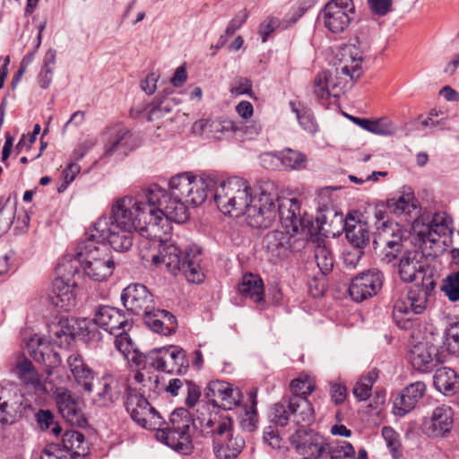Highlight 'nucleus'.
<instances>
[{
	"label": "nucleus",
	"mask_w": 459,
	"mask_h": 459,
	"mask_svg": "<svg viewBox=\"0 0 459 459\" xmlns=\"http://www.w3.org/2000/svg\"><path fill=\"white\" fill-rule=\"evenodd\" d=\"M433 384L443 394L451 395L459 389V376L454 369L443 367L435 372Z\"/></svg>",
	"instance_id": "36"
},
{
	"label": "nucleus",
	"mask_w": 459,
	"mask_h": 459,
	"mask_svg": "<svg viewBox=\"0 0 459 459\" xmlns=\"http://www.w3.org/2000/svg\"><path fill=\"white\" fill-rule=\"evenodd\" d=\"M80 166L75 162L68 164L62 172L64 182L57 187V191L59 193L64 192L68 185L74 180L76 175L80 172Z\"/></svg>",
	"instance_id": "60"
},
{
	"label": "nucleus",
	"mask_w": 459,
	"mask_h": 459,
	"mask_svg": "<svg viewBox=\"0 0 459 459\" xmlns=\"http://www.w3.org/2000/svg\"><path fill=\"white\" fill-rule=\"evenodd\" d=\"M56 403L62 417L71 425L82 427L86 419L82 411V403L69 390L58 389L56 393Z\"/></svg>",
	"instance_id": "25"
},
{
	"label": "nucleus",
	"mask_w": 459,
	"mask_h": 459,
	"mask_svg": "<svg viewBox=\"0 0 459 459\" xmlns=\"http://www.w3.org/2000/svg\"><path fill=\"white\" fill-rule=\"evenodd\" d=\"M91 325H95L110 334L115 338L121 332H126L131 328L132 325L129 319L119 309L110 306H99L94 313V316L91 321ZM92 335L95 334L93 325Z\"/></svg>",
	"instance_id": "22"
},
{
	"label": "nucleus",
	"mask_w": 459,
	"mask_h": 459,
	"mask_svg": "<svg viewBox=\"0 0 459 459\" xmlns=\"http://www.w3.org/2000/svg\"><path fill=\"white\" fill-rule=\"evenodd\" d=\"M426 394V385L422 381H416L403 389L394 401V413L403 417L412 411L419 401Z\"/></svg>",
	"instance_id": "27"
},
{
	"label": "nucleus",
	"mask_w": 459,
	"mask_h": 459,
	"mask_svg": "<svg viewBox=\"0 0 459 459\" xmlns=\"http://www.w3.org/2000/svg\"><path fill=\"white\" fill-rule=\"evenodd\" d=\"M346 238L355 248L363 250L369 245L371 232L368 223L351 219L344 224Z\"/></svg>",
	"instance_id": "34"
},
{
	"label": "nucleus",
	"mask_w": 459,
	"mask_h": 459,
	"mask_svg": "<svg viewBox=\"0 0 459 459\" xmlns=\"http://www.w3.org/2000/svg\"><path fill=\"white\" fill-rule=\"evenodd\" d=\"M121 300L128 311L143 315L145 324L153 332L169 335L176 331L175 316L164 309H155L153 296L144 285H128L121 294Z\"/></svg>",
	"instance_id": "5"
},
{
	"label": "nucleus",
	"mask_w": 459,
	"mask_h": 459,
	"mask_svg": "<svg viewBox=\"0 0 459 459\" xmlns=\"http://www.w3.org/2000/svg\"><path fill=\"white\" fill-rule=\"evenodd\" d=\"M281 26V22L275 17L265 18L259 25V35L263 42L268 39V37Z\"/></svg>",
	"instance_id": "57"
},
{
	"label": "nucleus",
	"mask_w": 459,
	"mask_h": 459,
	"mask_svg": "<svg viewBox=\"0 0 459 459\" xmlns=\"http://www.w3.org/2000/svg\"><path fill=\"white\" fill-rule=\"evenodd\" d=\"M238 291L245 298H249L256 303L260 309L264 304V284L261 278L254 274H245L238 284Z\"/></svg>",
	"instance_id": "37"
},
{
	"label": "nucleus",
	"mask_w": 459,
	"mask_h": 459,
	"mask_svg": "<svg viewBox=\"0 0 459 459\" xmlns=\"http://www.w3.org/2000/svg\"><path fill=\"white\" fill-rule=\"evenodd\" d=\"M420 259H422V254L416 250L403 254L398 266V273L403 281L412 282L418 279L424 280L426 265Z\"/></svg>",
	"instance_id": "28"
},
{
	"label": "nucleus",
	"mask_w": 459,
	"mask_h": 459,
	"mask_svg": "<svg viewBox=\"0 0 459 459\" xmlns=\"http://www.w3.org/2000/svg\"><path fill=\"white\" fill-rule=\"evenodd\" d=\"M293 395H299L307 398L315 389L314 385L308 378L294 379L290 383Z\"/></svg>",
	"instance_id": "56"
},
{
	"label": "nucleus",
	"mask_w": 459,
	"mask_h": 459,
	"mask_svg": "<svg viewBox=\"0 0 459 459\" xmlns=\"http://www.w3.org/2000/svg\"><path fill=\"white\" fill-rule=\"evenodd\" d=\"M276 211L283 230L298 233L303 227L310 229L311 221L301 216L297 198L280 197L277 194Z\"/></svg>",
	"instance_id": "21"
},
{
	"label": "nucleus",
	"mask_w": 459,
	"mask_h": 459,
	"mask_svg": "<svg viewBox=\"0 0 459 459\" xmlns=\"http://www.w3.org/2000/svg\"><path fill=\"white\" fill-rule=\"evenodd\" d=\"M315 259L319 270L326 275L333 268V257L331 251L325 247L318 245L315 250Z\"/></svg>",
	"instance_id": "52"
},
{
	"label": "nucleus",
	"mask_w": 459,
	"mask_h": 459,
	"mask_svg": "<svg viewBox=\"0 0 459 459\" xmlns=\"http://www.w3.org/2000/svg\"><path fill=\"white\" fill-rule=\"evenodd\" d=\"M202 432L212 434L213 437L227 433L231 429V420L218 414L210 413L208 417H198L196 420Z\"/></svg>",
	"instance_id": "39"
},
{
	"label": "nucleus",
	"mask_w": 459,
	"mask_h": 459,
	"mask_svg": "<svg viewBox=\"0 0 459 459\" xmlns=\"http://www.w3.org/2000/svg\"><path fill=\"white\" fill-rule=\"evenodd\" d=\"M125 406L132 420L144 429H156L164 423L160 414L144 395L131 387L126 388Z\"/></svg>",
	"instance_id": "14"
},
{
	"label": "nucleus",
	"mask_w": 459,
	"mask_h": 459,
	"mask_svg": "<svg viewBox=\"0 0 459 459\" xmlns=\"http://www.w3.org/2000/svg\"><path fill=\"white\" fill-rule=\"evenodd\" d=\"M377 230L373 247L376 250L383 247L381 261L389 264L396 259L402 250L403 231L396 222H383V225L377 226Z\"/></svg>",
	"instance_id": "16"
},
{
	"label": "nucleus",
	"mask_w": 459,
	"mask_h": 459,
	"mask_svg": "<svg viewBox=\"0 0 459 459\" xmlns=\"http://www.w3.org/2000/svg\"><path fill=\"white\" fill-rule=\"evenodd\" d=\"M368 49L366 42L359 39L342 46L338 54V64L334 72L323 71L314 81V93L318 99L339 98L353 82L362 74V61Z\"/></svg>",
	"instance_id": "3"
},
{
	"label": "nucleus",
	"mask_w": 459,
	"mask_h": 459,
	"mask_svg": "<svg viewBox=\"0 0 459 459\" xmlns=\"http://www.w3.org/2000/svg\"><path fill=\"white\" fill-rule=\"evenodd\" d=\"M370 10L380 16L387 14L392 8V0H368Z\"/></svg>",
	"instance_id": "63"
},
{
	"label": "nucleus",
	"mask_w": 459,
	"mask_h": 459,
	"mask_svg": "<svg viewBox=\"0 0 459 459\" xmlns=\"http://www.w3.org/2000/svg\"><path fill=\"white\" fill-rule=\"evenodd\" d=\"M151 359L152 368L169 374H183L189 367L186 352L175 345L155 348L154 359Z\"/></svg>",
	"instance_id": "19"
},
{
	"label": "nucleus",
	"mask_w": 459,
	"mask_h": 459,
	"mask_svg": "<svg viewBox=\"0 0 459 459\" xmlns=\"http://www.w3.org/2000/svg\"><path fill=\"white\" fill-rule=\"evenodd\" d=\"M384 281L385 276L380 270L368 269L351 279L349 294L356 302L364 301L376 296L381 290Z\"/></svg>",
	"instance_id": "18"
},
{
	"label": "nucleus",
	"mask_w": 459,
	"mask_h": 459,
	"mask_svg": "<svg viewBox=\"0 0 459 459\" xmlns=\"http://www.w3.org/2000/svg\"><path fill=\"white\" fill-rule=\"evenodd\" d=\"M363 255L364 251L358 248L346 251L343 254V264L345 268L355 269L361 260Z\"/></svg>",
	"instance_id": "62"
},
{
	"label": "nucleus",
	"mask_w": 459,
	"mask_h": 459,
	"mask_svg": "<svg viewBox=\"0 0 459 459\" xmlns=\"http://www.w3.org/2000/svg\"><path fill=\"white\" fill-rule=\"evenodd\" d=\"M123 225L114 222L111 219L99 218L88 231L89 238L99 242H108L110 247L118 252H125L133 246V232Z\"/></svg>",
	"instance_id": "13"
},
{
	"label": "nucleus",
	"mask_w": 459,
	"mask_h": 459,
	"mask_svg": "<svg viewBox=\"0 0 459 459\" xmlns=\"http://www.w3.org/2000/svg\"><path fill=\"white\" fill-rule=\"evenodd\" d=\"M178 103L179 101H178L176 98L169 96L168 94L165 96L158 95L154 101L149 105L150 119L160 117L171 112Z\"/></svg>",
	"instance_id": "44"
},
{
	"label": "nucleus",
	"mask_w": 459,
	"mask_h": 459,
	"mask_svg": "<svg viewBox=\"0 0 459 459\" xmlns=\"http://www.w3.org/2000/svg\"><path fill=\"white\" fill-rule=\"evenodd\" d=\"M312 236L311 229L302 228L298 233L286 230H276L268 232L263 239V247L271 259L285 257L289 253L303 250Z\"/></svg>",
	"instance_id": "10"
},
{
	"label": "nucleus",
	"mask_w": 459,
	"mask_h": 459,
	"mask_svg": "<svg viewBox=\"0 0 459 459\" xmlns=\"http://www.w3.org/2000/svg\"><path fill=\"white\" fill-rule=\"evenodd\" d=\"M292 412L290 411L288 402H281L275 403L270 412L271 420L281 427L287 425L290 416Z\"/></svg>",
	"instance_id": "54"
},
{
	"label": "nucleus",
	"mask_w": 459,
	"mask_h": 459,
	"mask_svg": "<svg viewBox=\"0 0 459 459\" xmlns=\"http://www.w3.org/2000/svg\"><path fill=\"white\" fill-rule=\"evenodd\" d=\"M80 267L92 281H102L112 275L115 262L105 244L96 245L89 238L75 254L65 255L58 265L66 275L78 273Z\"/></svg>",
	"instance_id": "4"
},
{
	"label": "nucleus",
	"mask_w": 459,
	"mask_h": 459,
	"mask_svg": "<svg viewBox=\"0 0 459 459\" xmlns=\"http://www.w3.org/2000/svg\"><path fill=\"white\" fill-rule=\"evenodd\" d=\"M100 384L101 387L94 398V403L99 406H108L118 399L121 388L118 382L112 377L102 378Z\"/></svg>",
	"instance_id": "41"
},
{
	"label": "nucleus",
	"mask_w": 459,
	"mask_h": 459,
	"mask_svg": "<svg viewBox=\"0 0 459 459\" xmlns=\"http://www.w3.org/2000/svg\"><path fill=\"white\" fill-rule=\"evenodd\" d=\"M328 456L330 459H356L354 447L347 441H331Z\"/></svg>",
	"instance_id": "49"
},
{
	"label": "nucleus",
	"mask_w": 459,
	"mask_h": 459,
	"mask_svg": "<svg viewBox=\"0 0 459 459\" xmlns=\"http://www.w3.org/2000/svg\"><path fill=\"white\" fill-rule=\"evenodd\" d=\"M91 320L87 318L66 319L60 321L59 327L54 332L56 340H60V344L69 343L75 337H86L91 334Z\"/></svg>",
	"instance_id": "31"
},
{
	"label": "nucleus",
	"mask_w": 459,
	"mask_h": 459,
	"mask_svg": "<svg viewBox=\"0 0 459 459\" xmlns=\"http://www.w3.org/2000/svg\"><path fill=\"white\" fill-rule=\"evenodd\" d=\"M204 396L213 406L221 407L223 410L234 409L240 404L243 398L238 387L221 380L209 382L204 390Z\"/></svg>",
	"instance_id": "20"
},
{
	"label": "nucleus",
	"mask_w": 459,
	"mask_h": 459,
	"mask_svg": "<svg viewBox=\"0 0 459 459\" xmlns=\"http://www.w3.org/2000/svg\"><path fill=\"white\" fill-rule=\"evenodd\" d=\"M437 355V347L422 341L411 345L409 359L415 369L427 372L434 368Z\"/></svg>",
	"instance_id": "29"
},
{
	"label": "nucleus",
	"mask_w": 459,
	"mask_h": 459,
	"mask_svg": "<svg viewBox=\"0 0 459 459\" xmlns=\"http://www.w3.org/2000/svg\"><path fill=\"white\" fill-rule=\"evenodd\" d=\"M369 132L379 135H392L394 134L393 124L386 118L372 120Z\"/></svg>",
	"instance_id": "59"
},
{
	"label": "nucleus",
	"mask_w": 459,
	"mask_h": 459,
	"mask_svg": "<svg viewBox=\"0 0 459 459\" xmlns=\"http://www.w3.org/2000/svg\"><path fill=\"white\" fill-rule=\"evenodd\" d=\"M444 347L450 354L459 357V321L446 329Z\"/></svg>",
	"instance_id": "51"
},
{
	"label": "nucleus",
	"mask_w": 459,
	"mask_h": 459,
	"mask_svg": "<svg viewBox=\"0 0 459 459\" xmlns=\"http://www.w3.org/2000/svg\"><path fill=\"white\" fill-rule=\"evenodd\" d=\"M451 218L445 212L435 213L429 222L420 225L418 221L414 226L419 241L421 243L423 251L427 248L432 249L433 253L428 255H437L443 250L446 240L443 238L448 237L452 233Z\"/></svg>",
	"instance_id": "12"
},
{
	"label": "nucleus",
	"mask_w": 459,
	"mask_h": 459,
	"mask_svg": "<svg viewBox=\"0 0 459 459\" xmlns=\"http://www.w3.org/2000/svg\"><path fill=\"white\" fill-rule=\"evenodd\" d=\"M193 424L197 427L195 421ZM192 420L186 410L174 411L170 415L169 426L158 429L156 437L168 446L183 455H189L193 448Z\"/></svg>",
	"instance_id": "9"
},
{
	"label": "nucleus",
	"mask_w": 459,
	"mask_h": 459,
	"mask_svg": "<svg viewBox=\"0 0 459 459\" xmlns=\"http://www.w3.org/2000/svg\"><path fill=\"white\" fill-rule=\"evenodd\" d=\"M290 106L293 113H295L299 126L304 131L314 134L317 132V125L315 122L311 110L305 107H301L299 103L290 101Z\"/></svg>",
	"instance_id": "45"
},
{
	"label": "nucleus",
	"mask_w": 459,
	"mask_h": 459,
	"mask_svg": "<svg viewBox=\"0 0 459 459\" xmlns=\"http://www.w3.org/2000/svg\"><path fill=\"white\" fill-rule=\"evenodd\" d=\"M454 424V411L448 405L436 407L429 418L424 420V430L433 437H444L450 432Z\"/></svg>",
	"instance_id": "26"
},
{
	"label": "nucleus",
	"mask_w": 459,
	"mask_h": 459,
	"mask_svg": "<svg viewBox=\"0 0 459 459\" xmlns=\"http://www.w3.org/2000/svg\"><path fill=\"white\" fill-rule=\"evenodd\" d=\"M68 368L75 381L87 392H91L94 375L93 371L84 363L78 353L71 354L66 360Z\"/></svg>",
	"instance_id": "35"
},
{
	"label": "nucleus",
	"mask_w": 459,
	"mask_h": 459,
	"mask_svg": "<svg viewBox=\"0 0 459 459\" xmlns=\"http://www.w3.org/2000/svg\"><path fill=\"white\" fill-rule=\"evenodd\" d=\"M237 129L238 127L232 120H211L208 137L220 139L224 133L234 132Z\"/></svg>",
	"instance_id": "53"
},
{
	"label": "nucleus",
	"mask_w": 459,
	"mask_h": 459,
	"mask_svg": "<svg viewBox=\"0 0 459 459\" xmlns=\"http://www.w3.org/2000/svg\"><path fill=\"white\" fill-rule=\"evenodd\" d=\"M257 390L252 389L248 393V398L250 401V407L245 408V413L241 418L240 426L241 428L248 432L254 431L257 428V411H256V401Z\"/></svg>",
	"instance_id": "43"
},
{
	"label": "nucleus",
	"mask_w": 459,
	"mask_h": 459,
	"mask_svg": "<svg viewBox=\"0 0 459 459\" xmlns=\"http://www.w3.org/2000/svg\"><path fill=\"white\" fill-rule=\"evenodd\" d=\"M105 138L104 152L105 157L114 155L125 156L134 145V136L132 133L122 125H115L108 127L103 134Z\"/></svg>",
	"instance_id": "23"
},
{
	"label": "nucleus",
	"mask_w": 459,
	"mask_h": 459,
	"mask_svg": "<svg viewBox=\"0 0 459 459\" xmlns=\"http://www.w3.org/2000/svg\"><path fill=\"white\" fill-rule=\"evenodd\" d=\"M13 371L25 385H35L39 382L32 362L26 358L18 359Z\"/></svg>",
	"instance_id": "46"
},
{
	"label": "nucleus",
	"mask_w": 459,
	"mask_h": 459,
	"mask_svg": "<svg viewBox=\"0 0 459 459\" xmlns=\"http://www.w3.org/2000/svg\"><path fill=\"white\" fill-rule=\"evenodd\" d=\"M441 290L449 301L459 300V272L450 273L443 279Z\"/></svg>",
	"instance_id": "50"
},
{
	"label": "nucleus",
	"mask_w": 459,
	"mask_h": 459,
	"mask_svg": "<svg viewBox=\"0 0 459 459\" xmlns=\"http://www.w3.org/2000/svg\"><path fill=\"white\" fill-rule=\"evenodd\" d=\"M26 345L30 356L36 361L42 362L48 368H55L60 364L59 354L52 351L48 341L44 337L34 334L28 340Z\"/></svg>",
	"instance_id": "30"
},
{
	"label": "nucleus",
	"mask_w": 459,
	"mask_h": 459,
	"mask_svg": "<svg viewBox=\"0 0 459 459\" xmlns=\"http://www.w3.org/2000/svg\"><path fill=\"white\" fill-rule=\"evenodd\" d=\"M51 304L60 310L69 311L75 306V296L73 286L65 282L64 278L57 277L52 284L51 294L49 295Z\"/></svg>",
	"instance_id": "33"
},
{
	"label": "nucleus",
	"mask_w": 459,
	"mask_h": 459,
	"mask_svg": "<svg viewBox=\"0 0 459 459\" xmlns=\"http://www.w3.org/2000/svg\"><path fill=\"white\" fill-rule=\"evenodd\" d=\"M281 163L289 169H300L306 165V156L292 149H285L278 158Z\"/></svg>",
	"instance_id": "48"
},
{
	"label": "nucleus",
	"mask_w": 459,
	"mask_h": 459,
	"mask_svg": "<svg viewBox=\"0 0 459 459\" xmlns=\"http://www.w3.org/2000/svg\"><path fill=\"white\" fill-rule=\"evenodd\" d=\"M217 183L213 175L196 178L190 173H181L172 177L169 182L170 193L160 186L163 195L155 204L158 214L164 216L168 223H182L188 218L187 204L201 205Z\"/></svg>",
	"instance_id": "2"
},
{
	"label": "nucleus",
	"mask_w": 459,
	"mask_h": 459,
	"mask_svg": "<svg viewBox=\"0 0 459 459\" xmlns=\"http://www.w3.org/2000/svg\"><path fill=\"white\" fill-rule=\"evenodd\" d=\"M186 389L187 394L186 403L189 407H193L196 404L201 396V390L197 385L191 381H186Z\"/></svg>",
	"instance_id": "64"
},
{
	"label": "nucleus",
	"mask_w": 459,
	"mask_h": 459,
	"mask_svg": "<svg viewBox=\"0 0 459 459\" xmlns=\"http://www.w3.org/2000/svg\"><path fill=\"white\" fill-rule=\"evenodd\" d=\"M163 195L158 185H152L137 199L131 196L117 199L112 205L111 214L100 218L111 219L126 229L138 231L143 238L160 240L171 229L167 219L158 214L155 204Z\"/></svg>",
	"instance_id": "1"
},
{
	"label": "nucleus",
	"mask_w": 459,
	"mask_h": 459,
	"mask_svg": "<svg viewBox=\"0 0 459 459\" xmlns=\"http://www.w3.org/2000/svg\"><path fill=\"white\" fill-rule=\"evenodd\" d=\"M65 450L73 453V456H84L88 453V445L83 434L76 430H66L62 437Z\"/></svg>",
	"instance_id": "42"
},
{
	"label": "nucleus",
	"mask_w": 459,
	"mask_h": 459,
	"mask_svg": "<svg viewBox=\"0 0 459 459\" xmlns=\"http://www.w3.org/2000/svg\"><path fill=\"white\" fill-rule=\"evenodd\" d=\"M382 436L393 456L397 457L399 455V447L401 446L399 435L391 427H384L382 429Z\"/></svg>",
	"instance_id": "55"
},
{
	"label": "nucleus",
	"mask_w": 459,
	"mask_h": 459,
	"mask_svg": "<svg viewBox=\"0 0 459 459\" xmlns=\"http://www.w3.org/2000/svg\"><path fill=\"white\" fill-rule=\"evenodd\" d=\"M435 287L430 281L425 286L415 285L408 292L407 301L396 300L393 307V318L401 329H410L415 315L422 314L426 307L428 298Z\"/></svg>",
	"instance_id": "11"
},
{
	"label": "nucleus",
	"mask_w": 459,
	"mask_h": 459,
	"mask_svg": "<svg viewBox=\"0 0 459 459\" xmlns=\"http://www.w3.org/2000/svg\"><path fill=\"white\" fill-rule=\"evenodd\" d=\"M258 197L253 199L246 215L247 222L255 229H266L272 226L277 218V186L269 179L258 182Z\"/></svg>",
	"instance_id": "8"
},
{
	"label": "nucleus",
	"mask_w": 459,
	"mask_h": 459,
	"mask_svg": "<svg viewBox=\"0 0 459 459\" xmlns=\"http://www.w3.org/2000/svg\"><path fill=\"white\" fill-rule=\"evenodd\" d=\"M288 407L298 424H309L314 420V410L307 398L292 395L288 401Z\"/></svg>",
	"instance_id": "38"
},
{
	"label": "nucleus",
	"mask_w": 459,
	"mask_h": 459,
	"mask_svg": "<svg viewBox=\"0 0 459 459\" xmlns=\"http://www.w3.org/2000/svg\"><path fill=\"white\" fill-rule=\"evenodd\" d=\"M213 452L218 459H233L242 451L245 441L241 437L231 435V429L227 433L213 437Z\"/></svg>",
	"instance_id": "32"
},
{
	"label": "nucleus",
	"mask_w": 459,
	"mask_h": 459,
	"mask_svg": "<svg viewBox=\"0 0 459 459\" xmlns=\"http://www.w3.org/2000/svg\"><path fill=\"white\" fill-rule=\"evenodd\" d=\"M230 92L233 96L244 94L252 96V82L247 78L239 77L232 82Z\"/></svg>",
	"instance_id": "58"
},
{
	"label": "nucleus",
	"mask_w": 459,
	"mask_h": 459,
	"mask_svg": "<svg viewBox=\"0 0 459 459\" xmlns=\"http://www.w3.org/2000/svg\"><path fill=\"white\" fill-rule=\"evenodd\" d=\"M290 444L303 459H322L327 457L331 442L318 433L301 427L291 435Z\"/></svg>",
	"instance_id": "15"
},
{
	"label": "nucleus",
	"mask_w": 459,
	"mask_h": 459,
	"mask_svg": "<svg viewBox=\"0 0 459 459\" xmlns=\"http://www.w3.org/2000/svg\"><path fill=\"white\" fill-rule=\"evenodd\" d=\"M354 12L352 0H331L322 11L325 27L333 33L344 31L353 19Z\"/></svg>",
	"instance_id": "17"
},
{
	"label": "nucleus",
	"mask_w": 459,
	"mask_h": 459,
	"mask_svg": "<svg viewBox=\"0 0 459 459\" xmlns=\"http://www.w3.org/2000/svg\"><path fill=\"white\" fill-rule=\"evenodd\" d=\"M114 344L117 351H119L132 366L134 365L139 369H146L148 367L152 368L151 357L154 359V349L150 351L147 354L140 352L136 349L128 333L121 332L117 334L114 340Z\"/></svg>",
	"instance_id": "24"
},
{
	"label": "nucleus",
	"mask_w": 459,
	"mask_h": 459,
	"mask_svg": "<svg viewBox=\"0 0 459 459\" xmlns=\"http://www.w3.org/2000/svg\"><path fill=\"white\" fill-rule=\"evenodd\" d=\"M212 191L214 192V201L218 209L230 216L247 215V209L253 203L249 183L239 177H231L220 183L217 181Z\"/></svg>",
	"instance_id": "7"
},
{
	"label": "nucleus",
	"mask_w": 459,
	"mask_h": 459,
	"mask_svg": "<svg viewBox=\"0 0 459 459\" xmlns=\"http://www.w3.org/2000/svg\"><path fill=\"white\" fill-rule=\"evenodd\" d=\"M386 208L389 212L397 216L411 215L417 209V201L412 192L403 193L388 199Z\"/></svg>",
	"instance_id": "40"
},
{
	"label": "nucleus",
	"mask_w": 459,
	"mask_h": 459,
	"mask_svg": "<svg viewBox=\"0 0 459 459\" xmlns=\"http://www.w3.org/2000/svg\"><path fill=\"white\" fill-rule=\"evenodd\" d=\"M377 377L378 374L375 370L368 372L366 376H362L353 387L352 392L355 397L359 401L367 400L371 394L372 385Z\"/></svg>",
	"instance_id": "47"
},
{
	"label": "nucleus",
	"mask_w": 459,
	"mask_h": 459,
	"mask_svg": "<svg viewBox=\"0 0 459 459\" xmlns=\"http://www.w3.org/2000/svg\"><path fill=\"white\" fill-rule=\"evenodd\" d=\"M159 242V251L151 255V261L156 266L163 264L173 275L182 273L189 282L200 283L204 279V273L200 266L199 255L182 251L173 243Z\"/></svg>",
	"instance_id": "6"
},
{
	"label": "nucleus",
	"mask_w": 459,
	"mask_h": 459,
	"mask_svg": "<svg viewBox=\"0 0 459 459\" xmlns=\"http://www.w3.org/2000/svg\"><path fill=\"white\" fill-rule=\"evenodd\" d=\"M40 459H74L73 453L62 450L56 446L46 447L40 456Z\"/></svg>",
	"instance_id": "61"
}]
</instances>
